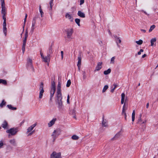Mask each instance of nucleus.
I'll list each match as a JSON object with an SVG mask.
<instances>
[{"mask_svg": "<svg viewBox=\"0 0 158 158\" xmlns=\"http://www.w3.org/2000/svg\"><path fill=\"white\" fill-rule=\"evenodd\" d=\"M127 105H126V103H124L123 106L122 114H125V113H126V111L127 109Z\"/></svg>", "mask_w": 158, "mask_h": 158, "instance_id": "22", "label": "nucleus"}, {"mask_svg": "<svg viewBox=\"0 0 158 158\" xmlns=\"http://www.w3.org/2000/svg\"><path fill=\"white\" fill-rule=\"evenodd\" d=\"M145 122H142L140 124H143V123H145Z\"/></svg>", "mask_w": 158, "mask_h": 158, "instance_id": "64", "label": "nucleus"}, {"mask_svg": "<svg viewBox=\"0 0 158 158\" xmlns=\"http://www.w3.org/2000/svg\"><path fill=\"white\" fill-rule=\"evenodd\" d=\"M65 17L66 19H68L70 22L73 21V17L69 13L66 14Z\"/></svg>", "mask_w": 158, "mask_h": 158, "instance_id": "18", "label": "nucleus"}, {"mask_svg": "<svg viewBox=\"0 0 158 158\" xmlns=\"http://www.w3.org/2000/svg\"><path fill=\"white\" fill-rule=\"evenodd\" d=\"M102 63L101 62L98 63L94 71H98L100 70L102 68Z\"/></svg>", "mask_w": 158, "mask_h": 158, "instance_id": "10", "label": "nucleus"}, {"mask_svg": "<svg viewBox=\"0 0 158 158\" xmlns=\"http://www.w3.org/2000/svg\"><path fill=\"white\" fill-rule=\"evenodd\" d=\"M51 158H62L60 152H53L51 155Z\"/></svg>", "mask_w": 158, "mask_h": 158, "instance_id": "8", "label": "nucleus"}, {"mask_svg": "<svg viewBox=\"0 0 158 158\" xmlns=\"http://www.w3.org/2000/svg\"><path fill=\"white\" fill-rule=\"evenodd\" d=\"M103 120L102 121V127H108V123L106 119H104V117L102 118Z\"/></svg>", "mask_w": 158, "mask_h": 158, "instance_id": "12", "label": "nucleus"}, {"mask_svg": "<svg viewBox=\"0 0 158 158\" xmlns=\"http://www.w3.org/2000/svg\"><path fill=\"white\" fill-rule=\"evenodd\" d=\"M1 2L2 8L1 13L3 14V15H5L6 13L4 0H1Z\"/></svg>", "mask_w": 158, "mask_h": 158, "instance_id": "7", "label": "nucleus"}, {"mask_svg": "<svg viewBox=\"0 0 158 158\" xmlns=\"http://www.w3.org/2000/svg\"><path fill=\"white\" fill-rule=\"evenodd\" d=\"M53 0H51L49 2L50 7L49 8V10L50 11V14L51 15H52V7L53 5Z\"/></svg>", "mask_w": 158, "mask_h": 158, "instance_id": "14", "label": "nucleus"}, {"mask_svg": "<svg viewBox=\"0 0 158 158\" xmlns=\"http://www.w3.org/2000/svg\"><path fill=\"white\" fill-rule=\"evenodd\" d=\"M27 14H25V18L24 19V25H23V28H24V27L25 24V23H26V19H27Z\"/></svg>", "mask_w": 158, "mask_h": 158, "instance_id": "38", "label": "nucleus"}, {"mask_svg": "<svg viewBox=\"0 0 158 158\" xmlns=\"http://www.w3.org/2000/svg\"><path fill=\"white\" fill-rule=\"evenodd\" d=\"M155 27V26L154 25L151 26L149 30V32H151V31H152V30Z\"/></svg>", "mask_w": 158, "mask_h": 158, "instance_id": "37", "label": "nucleus"}, {"mask_svg": "<svg viewBox=\"0 0 158 158\" xmlns=\"http://www.w3.org/2000/svg\"><path fill=\"white\" fill-rule=\"evenodd\" d=\"M0 83H2L4 85H6V81L3 79H0Z\"/></svg>", "mask_w": 158, "mask_h": 158, "instance_id": "35", "label": "nucleus"}, {"mask_svg": "<svg viewBox=\"0 0 158 158\" xmlns=\"http://www.w3.org/2000/svg\"><path fill=\"white\" fill-rule=\"evenodd\" d=\"M116 41H117L116 42L117 43V46L118 47H119V46L118 45V44L117 43V41H118V42H119V43H120L121 42V40L119 37H118L117 36H116Z\"/></svg>", "mask_w": 158, "mask_h": 158, "instance_id": "36", "label": "nucleus"}, {"mask_svg": "<svg viewBox=\"0 0 158 158\" xmlns=\"http://www.w3.org/2000/svg\"><path fill=\"white\" fill-rule=\"evenodd\" d=\"M71 84V82L70 80H69L68 81L67 84H66V86L67 87H69L70 84Z\"/></svg>", "mask_w": 158, "mask_h": 158, "instance_id": "40", "label": "nucleus"}, {"mask_svg": "<svg viewBox=\"0 0 158 158\" xmlns=\"http://www.w3.org/2000/svg\"><path fill=\"white\" fill-rule=\"evenodd\" d=\"M7 106L10 109L12 110H15L17 109L16 107H13L11 105H7Z\"/></svg>", "mask_w": 158, "mask_h": 158, "instance_id": "26", "label": "nucleus"}, {"mask_svg": "<svg viewBox=\"0 0 158 158\" xmlns=\"http://www.w3.org/2000/svg\"><path fill=\"white\" fill-rule=\"evenodd\" d=\"M141 116H142L141 114H140V117H139V119L138 120V121L137 122L138 123H139L140 124L142 122V120L141 119Z\"/></svg>", "mask_w": 158, "mask_h": 158, "instance_id": "44", "label": "nucleus"}, {"mask_svg": "<svg viewBox=\"0 0 158 158\" xmlns=\"http://www.w3.org/2000/svg\"><path fill=\"white\" fill-rule=\"evenodd\" d=\"M113 85L114 86V88H112L110 90V92L112 93H113L114 91V89H115V88H116L117 85L115 84H114Z\"/></svg>", "mask_w": 158, "mask_h": 158, "instance_id": "39", "label": "nucleus"}, {"mask_svg": "<svg viewBox=\"0 0 158 158\" xmlns=\"http://www.w3.org/2000/svg\"><path fill=\"white\" fill-rule=\"evenodd\" d=\"M142 11L145 14L149 15V14H148L146 12L143 11V10H142Z\"/></svg>", "mask_w": 158, "mask_h": 158, "instance_id": "60", "label": "nucleus"}, {"mask_svg": "<svg viewBox=\"0 0 158 158\" xmlns=\"http://www.w3.org/2000/svg\"><path fill=\"white\" fill-rule=\"evenodd\" d=\"M73 33V30L72 29H68L66 31V38L68 40L70 41L72 39Z\"/></svg>", "mask_w": 158, "mask_h": 158, "instance_id": "3", "label": "nucleus"}, {"mask_svg": "<svg viewBox=\"0 0 158 158\" xmlns=\"http://www.w3.org/2000/svg\"><path fill=\"white\" fill-rule=\"evenodd\" d=\"M125 94L124 93H123L121 94V100H125Z\"/></svg>", "mask_w": 158, "mask_h": 158, "instance_id": "42", "label": "nucleus"}, {"mask_svg": "<svg viewBox=\"0 0 158 158\" xmlns=\"http://www.w3.org/2000/svg\"><path fill=\"white\" fill-rule=\"evenodd\" d=\"M44 84L43 82H41V84L40 86V87L39 89L40 90V94H39V98L40 99H41L43 95V94L44 92Z\"/></svg>", "mask_w": 158, "mask_h": 158, "instance_id": "9", "label": "nucleus"}, {"mask_svg": "<svg viewBox=\"0 0 158 158\" xmlns=\"http://www.w3.org/2000/svg\"><path fill=\"white\" fill-rule=\"evenodd\" d=\"M5 15H3L2 18L4 20L3 23V32L5 36L6 35L7 28L6 27V19L5 17Z\"/></svg>", "mask_w": 158, "mask_h": 158, "instance_id": "6", "label": "nucleus"}, {"mask_svg": "<svg viewBox=\"0 0 158 158\" xmlns=\"http://www.w3.org/2000/svg\"><path fill=\"white\" fill-rule=\"evenodd\" d=\"M115 59V57H113L111 58L110 60V63L114 64V60Z\"/></svg>", "mask_w": 158, "mask_h": 158, "instance_id": "43", "label": "nucleus"}, {"mask_svg": "<svg viewBox=\"0 0 158 158\" xmlns=\"http://www.w3.org/2000/svg\"><path fill=\"white\" fill-rule=\"evenodd\" d=\"M52 49L51 47H50L49 48V54L52 53Z\"/></svg>", "mask_w": 158, "mask_h": 158, "instance_id": "46", "label": "nucleus"}, {"mask_svg": "<svg viewBox=\"0 0 158 158\" xmlns=\"http://www.w3.org/2000/svg\"><path fill=\"white\" fill-rule=\"evenodd\" d=\"M3 145V143L2 141H0V148H2Z\"/></svg>", "mask_w": 158, "mask_h": 158, "instance_id": "50", "label": "nucleus"}, {"mask_svg": "<svg viewBox=\"0 0 158 158\" xmlns=\"http://www.w3.org/2000/svg\"><path fill=\"white\" fill-rule=\"evenodd\" d=\"M111 72V69H108L107 70H105L104 72V74L105 75H107Z\"/></svg>", "mask_w": 158, "mask_h": 158, "instance_id": "30", "label": "nucleus"}, {"mask_svg": "<svg viewBox=\"0 0 158 158\" xmlns=\"http://www.w3.org/2000/svg\"><path fill=\"white\" fill-rule=\"evenodd\" d=\"M55 91V88H51L50 90V100H51L52 97L53 96Z\"/></svg>", "mask_w": 158, "mask_h": 158, "instance_id": "17", "label": "nucleus"}, {"mask_svg": "<svg viewBox=\"0 0 158 158\" xmlns=\"http://www.w3.org/2000/svg\"><path fill=\"white\" fill-rule=\"evenodd\" d=\"M27 65L28 67H30L32 69H34L32 65V60L31 59L29 58L27 60Z\"/></svg>", "mask_w": 158, "mask_h": 158, "instance_id": "16", "label": "nucleus"}, {"mask_svg": "<svg viewBox=\"0 0 158 158\" xmlns=\"http://www.w3.org/2000/svg\"><path fill=\"white\" fill-rule=\"evenodd\" d=\"M23 31L22 33L21 34V38L22 37V34L24 31V28H23Z\"/></svg>", "mask_w": 158, "mask_h": 158, "instance_id": "59", "label": "nucleus"}, {"mask_svg": "<svg viewBox=\"0 0 158 158\" xmlns=\"http://www.w3.org/2000/svg\"><path fill=\"white\" fill-rule=\"evenodd\" d=\"M78 15L81 18H84L85 17V15L81 11H78L77 13Z\"/></svg>", "mask_w": 158, "mask_h": 158, "instance_id": "23", "label": "nucleus"}, {"mask_svg": "<svg viewBox=\"0 0 158 158\" xmlns=\"http://www.w3.org/2000/svg\"><path fill=\"white\" fill-rule=\"evenodd\" d=\"M9 142L11 145L13 146H15L17 145L16 140L14 139H13L10 140Z\"/></svg>", "mask_w": 158, "mask_h": 158, "instance_id": "25", "label": "nucleus"}, {"mask_svg": "<svg viewBox=\"0 0 158 158\" xmlns=\"http://www.w3.org/2000/svg\"><path fill=\"white\" fill-rule=\"evenodd\" d=\"M83 79L85 80L86 79V73L85 71L83 72Z\"/></svg>", "mask_w": 158, "mask_h": 158, "instance_id": "45", "label": "nucleus"}, {"mask_svg": "<svg viewBox=\"0 0 158 158\" xmlns=\"http://www.w3.org/2000/svg\"><path fill=\"white\" fill-rule=\"evenodd\" d=\"M8 125L7 122L5 120L2 124V127L4 129H6L7 128Z\"/></svg>", "mask_w": 158, "mask_h": 158, "instance_id": "24", "label": "nucleus"}, {"mask_svg": "<svg viewBox=\"0 0 158 158\" xmlns=\"http://www.w3.org/2000/svg\"><path fill=\"white\" fill-rule=\"evenodd\" d=\"M121 131H119L114 136L113 138L111 139L112 140H115L118 138L121 135Z\"/></svg>", "mask_w": 158, "mask_h": 158, "instance_id": "21", "label": "nucleus"}, {"mask_svg": "<svg viewBox=\"0 0 158 158\" xmlns=\"http://www.w3.org/2000/svg\"><path fill=\"white\" fill-rule=\"evenodd\" d=\"M140 30H141V31H142V32H143V33H145L146 32V31L145 30H144V29H141Z\"/></svg>", "mask_w": 158, "mask_h": 158, "instance_id": "55", "label": "nucleus"}, {"mask_svg": "<svg viewBox=\"0 0 158 158\" xmlns=\"http://www.w3.org/2000/svg\"><path fill=\"white\" fill-rule=\"evenodd\" d=\"M40 54L41 55V57L42 59L43 58H44V57L43 55V53L41 52H40Z\"/></svg>", "mask_w": 158, "mask_h": 158, "instance_id": "54", "label": "nucleus"}, {"mask_svg": "<svg viewBox=\"0 0 158 158\" xmlns=\"http://www.w3.org/2000/svg\"><path fill=\"white\" fill-rule=\"evenodd\" d=\"M135 110L133 111L132 114V121L134 122L135 119Z\"/></svg>", "mask_w": 158, "mask_h": 158, "instance_id": "27", "label": "nucleus"}, {"mask_svg": "<svg viewBox=\"0 0 158 158\" xmlns=\"http://www.w3.org/2000/svg\"><path fill=\"white\" fill-rule=\"evenodd\" d=\"M143 52V50L142 49H140L139 52H138V55H140L141 54V52Z\"/></svg>", "mask_w": 158, "mask_h": 158, "instance_id": "47", "label": "nucleus"}, {"mask_svg": "<svg viewBox=\"0 0 158 158\" xmlns=\"http://www.w3.org/2000/svg\"><path fill=\"white\" fill-rule=\"evenodd\" d=\"M6 102L4 100H3L2 102L0 104V106L2 107L3 106L6 105Z\"/></svg>", "mask_w": 158, "mask_h": 158, "instance_id": "32", "label": "nucleus"}, {"mask_svg": "<svg viewBox=\"0 0 158 158\" xmlns=\"http://www.w3.org/2000/svg\"><path fill=\"white\" fill-rule=\"evenodd\" d=\"M124 100H121V103L122 104H123L124 102Z\"/></svg>", "mask_w": 158, "mask_h": 158, "instance_id": "61", "label": "nucleus"}, {"mask_svg": "<svg viewBox=\"0 0 158 158\" xmlns=\"http://www.w3.org/2000/svg\"><path fill=\"white\" fill-rule=\"evenodd\" d=\"M50 54H48L47 56L44 57V58H43V61L45 62L48 63L50 61Z\"/></svg>", "mask_w": 158, "mask_h": 158, "instance_id": "11", "label": "nucleus"}, {"mask_svg": "<svg viewBox=\"0 0 158 158\" xmlns=\"http://www.w3.org/2000/svg\"><path fill=\"white\" fill-rule=\"evenodd\" d=\"M149 103H148L146 105V108H148L149 107Z\"/></svg>", "mask_w": 158, "mask_h": 158, "instance_id": "58", "label": "nucleus"}, {"mask_svg": "<svg viewBox=\"0 0 158 158\" xmlns=\"http://www.w3.org/2000/svg\"><path fill=\"white\" fill-rule=\"evenodd\" d=\"M61 56V59L62 60L64 56V52L63 51H61L60 52Z\"/></svg>", "mask_w": 158, "mask_h": 158, "instance_id": "49", "label": "nucleus"}, {"mask_svg": "<svg viewBox=\"0 0 158 158\" xmlns=\"http://www.w3.org/2000/svg\"><path fill=\"white\" fill-rule=\"evenodd\" d=\"M123 115H124L125 116V118L126 120L127 119V115L126 113H125V114H123Z\"/></svg>", "mask_w": 158, "mask_h": 158, "instance_id": "56", "label": "nucleus"}, {"mask_svg": "<svg viewBox=\"0 0 158 158\" xmlns=\"http://www.w3.org/2000/svg\"><path fill=\"white\" fill-rule=\"evenodd\" d=\"M18 131V129L17 127H13L6 131V133H9L12 135H16Z\"/></svg>", "mask_w": 158, "mask_h": 158, "instance_id": "4", "label": "nucleus"}, {"mask_svg": "<svg viewBox=\"0 0 158 158\" xmlns=\"http://www.w3.org/2000/svg\"><path fill=\"white\" fill-rule=\"evenodd\" d=\"M135 42L138 45H141L142 44L143 41L142 40H140L139 41H136Z\"/></svg>", "mask_w": 158, "mask_h": 158, "instance_id": "34", "label": "nucleus"}, {"mask_svg": "<svg viewBox=\"0 0 158 158\" xmlns=\"http://www.w3.org/2000/svg\"><path fill=\"white\" fill-rule=\"evenodd\" d=\"M75 20L76 23L77 24L78 26H80V19H76Z\"/></svg>", "mask_w": 158, "mask_h": 158, "instance_id": "31", "label": "nucleus"}, {"mask_svg": "<svg viewBox=\"0 0 158 158\" xmlns=\"http://www.w3.org/2000/svg\"><path fill=\"white\" fill-rule=\"evenodd\" d=\"M147 56V55L146 54H144V55H143L142 56V57L143 58H144L146 56Z\"/></svg>", "mask_w": 158, "mask_h": 158, "instance_id": "57", "label": "nucleus"}, {"mask_svg": "<svg viewBox=\"0 0 158 158\" xmlns=\"http://www.w3.org/2000/svg\"><path fill=\"white\" fill-rule=\"evenodd\" d=\"M156 38H153L151 40V46H153L154 44V43L156 42Z\"/></svg>", "mask_w": 158, "mask_h": 158, "instance_id": "29", "label": "nucleus"}, {"mask_svg": "<svg viewBox=\"0 0 158 158\" xmlns=\"http://www.w3.org/2000/svg\"><path fill=\"white\" fill-rule=\"evenodd\" d=\"M81 65H80V66L78 65V66H77L78 67V70L79 71L80 70V67H81Z\"/></svg>", "mask_w": 158, "mask_h": 158, "instance_id": "62", "label": "nucleus"}, {"mask_svg": "<svg viewBox=\"0 0 158 158\" xmlns=\"http://www.w3.org/2000/svg\"><path fill=\"white\" fill-rule=\"evenodd\" d=\"M40 13L41 16L42 17H43V15L44 14V12L42 10H40Z\"/></svg>", "mask_w": 158, "mask_h": 158, "instance_id": "52", "label": "nucleus"}, {"mask_svg": "<svg viewBox=\"0 0 158 158\" xmlns=\"http://www.w3.org/2000/svg\"><path fill=\"white\" fill-rule=\"evenodd\" d=\"M34 132V131H32L30 132L28 134V136H29L31 135Z\"/></svg>", "mask_w": 158, "mask_h": 158, "instance_id": "48", "label": "nucleus"}, {"mask_svg": "<svg viewBox=\"0 0 158 158\" xmlns=\"http://www.w3.org/2000/svg\"><path fill=\"white\" fill-rule=\"evenodd\" d=\"M72 139L74 140H77L79 139L78 136L76 135H73L71 137Z\"/></svg>", "mask_w": 158, "mask_h": 158, "instance_id": "28", "label": "nucleus"}, {"mask_svg": "<svg viewBox=\"0 0 158 158\" xmlns=\"http://www.w3.org/2000/svg\"><path fill=\"white\" fill-rule=\"evenodd\" d=\"M28 37V32L27 30H26L25 37L24 40H23V44L22 48V50L23 52V54L24 52V51L25 50V47L26 46V41L27 40V37Z\"/></svg>", "mask_w": 158, "mask_h": 158, "instance_id": "5", "label": "nucleus"}, {"mask_svg": "<svg viewBox=\"0 0 158 158\" xmlns=\"http://www.w3.org/2000/svg\"><path fill=\"white\" fill-rule=\"evenodd\" d=\"M36 124L35 123L31 125L30 127H28L27 129V133H28L31 131L33 128L36 126Z\"/></svg>", "mask_w": 158, "mask_h": 158, "instance_id": "15", "label": "nucleus"}, {"mask_svg": "<svg viewBox=\"0 0 158 158\" xmlns=\"http://www.w3.org/2000/svg\"><path fill=\"white\" fill-rule=\"evenodd\" d=\"M61 130L59 128L55 130L51 134V136L54 141L56 138L60 134Z\"/></svg>", "mask_w": 158, "mask_h": 158, "instance_id": "2", "label": "nucleus"}, {"mask_svg": "<svg viewBox=\"0 0 158 158\" xmlns=\"http://www.w3.org/2000/svg\"><path fill=\"white\" fill-rule=\"evenodd\" d=\"M81 59L82 57L81 56V54H79L78 55V62L77 64V66H80V65H81Z\"/></svg>", "mask_w": 158, "mask_h": 158, "instance_id": "20", "label": "nucleus"}, {"mask_svg": "<svg viewBox=\"0 0 158 158\" xmlns=\"http://www.w3.org/2000/svg\"><path fill=\"white\" fill-rule=\"evenodd\" d=\"M56 94L57 98L56 101V104L59 110H62L63 105L62 101V97L61 91V83L59 82H58L57 85Z\"/></svg>", "mask_w": 158, "mask_h": 158, "instance_id": "1", "label": "nucleus"}, {"mask_svg": "<svg viewBox=\"0 0 158 158\" xmlns=\"http://www.w3.org/2000/svg\"><path fill=\"white\" fill-rule=\"evenodd\" d=\"M108 85H105L102 90V93H104L108 89Z\"/></svg>", "mask_w": 158, "mask_h": 158, "instance_id": "33", "label": "nucleus"}, {"mask_svg": "<svg viewBox=\"0 0 158 158\" xmlns=\"http://www.w3.org/2000/svg\"><path fill=\"white\" fill-rule=\"evenodd\" d=\"M51 88H55V83L54 81H52L51 83Z\"/></svg>", "mask_w": 158, "mask_h": 158, "instance_id": "41", "label": "nucleus"}, {"mask_svg": "<svg viewBox=\"0 0 158 158\" xmlns=\"http://www.w3.org/2000/svg\"><path fill=\"white\" fill-rule=\"evenodd\" d=\"M40 10H42V9H41V7L40 6V7H39V10L40 11Z\"/></svg>", "mask_w": 158, "mask_h": 158, "instance_id": "63", "label": "nucleus"}, {"mask_svg": "<svg viewBox=\"0 0 158 158\" xmlns=\"http://www.w3.org/2000/svg\"><path fill=\"white\" fill-rule=\"evenodd\" d=\"M67 102L68 104L69 103V95L67 96Z\"/></svg>", "mask_w": 158, "mask_h": 158, "instance_id": "51", "label": "nucleus"}, {"mask_svg": "<svg viewBox=\"0 0 158 158\" xmlns=\"http://www.w3.org/2000/svg\"><path fill=\"white\" fill-rule=\"evenodd\" d=\"M56 118H53L48 123V126L49 127H50L53 126L56 121Z\"/></svg>", "mask_w": 158, "mask_h": 158, "instance_id": "13", "label": "nucleus"}, {"mask_svg": "<svg viewBox=\"0 0 158 158\" xmlns=\"http://www.w3.org/2000/svg\"><path fill=\"white\" fill-rule=\"evenodd\" d=\"M85 0H80V5H82L83 4V3H84V1Z\"/></svg>", "mask_w": 158, "mask_h": 158, "instance_id": "53", "label": "nucleus"}, {"mask_svg": "<svg viewBox=\"0 0 158 158\" xmlns=\"http://www.w3.org/2000/svg\"><path fill=\"white\" fill-rule=\"evenodd\" d=\"M37 18L36 17H34L32 21V25L31 27V30L32 32L33 31L34 29H35V26L36 23V20Z\"/></svg>", "mask_w": 158, "mask_h": 158, "instance_id": "19", "label": "nucleus"}]
</instances>
